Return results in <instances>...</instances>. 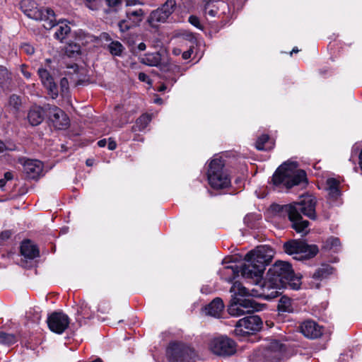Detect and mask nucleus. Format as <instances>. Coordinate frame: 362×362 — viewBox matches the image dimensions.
Listing matches in <instances>:
<instances>
[{
	"mask_svg": "<svg viewBox=\"0 0 362 362\" xmlns=\"http://www.w3.org/2000/svg\"><path fill=\"white\" fill-rule=\"evenodd\" d=\"M334 269L329 264H322L313 274V278L316 280H322L327 278L333 273Z\"/></svg>",
	"mask_w": 362,
	"mask_h": 362,
	"instance_id": "obj_25",
	"label": "nucleus"
},
{
	"mask_svg": "<svg viewBox=\"0 0 362 362\" xmlns=\"http://www.w3.org/2000/svg\"><path fill=\"white\" fill-rule=\"evenodd\" d=\"M77 320H78V323H79V325H80V326H81V325H82V322H81V320L80 319H78Z\"/></svg>",
	"mask_w": 362,
	"mask_h": 362,
	"instance_id": "obj_63",
	"label": "nucleus"
},
{
	"mask_svg": "<svg viewBox=\"0 0 362 362\" xmlns=\"http://www.w3.org/2000/svg\"><path fill=\"white\" fill-rule=\"evenodd\" d=\"M143 64L151 66H158L162 61V55L160 52H156L145 54L141 58Z\"/></svg>",
	"mask_w": 362,
	"mask_h": 362,
	"instance_id": "obj_24",
	"label": "nucleus"
},
{
	"mask_svg": "<svg viewBox=\"0 0 362 362\" xmlns=\"http://www.w3.org/2000/svg\"><path fill=\"white\" fill-rule=\"evenodd\" d=\"M21 103V99L18 95L13 94L9 97L8 106L14 113L19 111Z\"/></svg>",
	"mask_w": 362,
	"mask_h": 362,
	"instance_id": "obj_32",
	"label": "nucleus"
},
{
	"mask_svg": "<svg viewBox=\"0 0 362 362\" xmlns=\"http://www.w3.org/2000/svg\"><path fill=\"white\" fill-rule=\"evenodd\" d=\"M38 74L43 86L47 90L48 95L52 99L57 98L59 94L57 86L47 70L43 68H40L38 69Z\"/></svg>",
	"mask_w": 362,
	"mask_h": 362,
	"instance_id": "obj_18",
	"label": "nucleus"
},
{
	"mask_svg": "<svg viewBox=\"0 0 362 362\" xmlns=\"http://www.w3.org/2000/svg\"><path fill=\"white\" fill-rule=\"evenodd\" d=\"M6 181H8V180H11L13 179V175L11 172H6L5 174H4V178Z\"/></svg>",
	"mask_w": 362,
	"mask_h": 362,
	"instance_id": "obj_49",
	"label": "nucleus"
},
{
	"mask_svg": "<svg viewBox=\"0 0 362 362\" xmlns=\"http://www.w3.org/2000/svg\"><path fill=\"white\" fill-rule=\"evenodd\" d=\"M173 54L177 56L182 53V50L179 48H174L173 49Z\"/></svg>",
	"mask_w": 362,
	"mask_h": 362,
	"instance_id": "obj_53",
	"label": "nucleus"
},
{
	"mask_svg": "<svg viewBox=\"0 0 362 362\" xmlns=\"http://www.w3.org/2000/svg\"><path fill=\"white\" fill-rule=\"evenodd\" d=\"M104 2L110 8L117 7L121 4V0H104Z\"/></svg>",
	"mask_w": 362,
	"mask_h": 362,
	"instance_id": "obj_42",
	"label": "nucleus"
},
{
	"mask_svg": "<svg viewBox=\"0 0 362 362\" xmlns=\"http://www.w3.org/2000/svg\"><path fill=\"white\" fill-rule=\"evenodd\" d=\"M71 28L64 21H59L58 28L54 33L56 39L62 41L66 35L70 33Z\"/></svg>",
	"mask_w": 362,
	"mask_h": 362,
	"instance_id": "obj_26",
	"label": "nucleus"
},
{
	"mask_svg": "<svg viewBox=\"0 0 362 362\" xmlns=\"http://www.w3.org/2000/svg\"><path fill=\"white\" fill-rule=\"evenodd\" d=\"M11 79L10 74L7 69L3 66H0V86H4Z\"/></svg>",
	"mask_w": 362,
	"mask_h": 362,
	"instance_id": "obj_36",
	"label": "nucleus"
},
{
	"mask_svg": "<svg viewBox=\"0 0 362 362\" xmlns=\"http://www.w3.org/2000/svg\"><path fill=\"white\" fill-rule=\"evenodd\" d=\"M175 6V0H167L161 7L151 13L148 18V23L152 27H156L158 23H165L174 11Z\"/></svg>",
	"mask_w": 362,
	"mask_h": 362,
	"instance_id": "obj_13",
	"label": "nucleus"
},
{
	"mask_svg": "<svg viewBox=\"0 0 362 362\" xmlns=\"http://www.w3.org/2000/svg\"><path fill=\"white\" fill-rule=\"evenodd\" d=\"M284 251L293 255V258L303 260L314 257L318 252V248L315 245H308L303 241L291 240L284 244Z\"/></svg>",
	"mask_w": 362,
	"mask_h": 362,
	"instance_id": "obj_7",
	"label": "nucleus"
},
{
	"mask_svg": "<svg viewBox=\"0 0 362 362\" xmlns=\"http://www.w3.org/2000/svg\"><path fill=\"white\" fill-rule=\"evenodd\" d=\"M138 77H139V79L142 82H146L147 83H151L149 76L147 74H146L145 73H143V72L139 73Z\"/></svg>",
	"mask_w": 362,
	"mask_h": 362,
	"instance_id": "obj_43",
	"label": "nucleus"
},
{
	"mask_svg": "<svg viewBox=\"0 0 362 362\" xmlns=\"http://www.w3.org/2000/svg\"><path fill=\"white\" fill-rule=\"evenodd\" d=\"M79 315H81L83 318L90 319L93 317V313L90 310L88 304L82 303L80 305V310L78 311Z\"/></svg>",
	"mask_w": 362,
	"mask_h": 362,
	"instance_id": "obj_35",
	"label": "nucleus"
},
{
	"mask_svg": "<svg viewBox=\"0 0 362 362\" xmlns=\"http://www.w3.org/2000/svg\"><path fill=\"white\" fill-rule=\"evenodd\" d=\"M165 89H166V86L165 85H162L158 88V90L160 92H162V91H164Z\"/></svg>",
	"mask_w": 362,
	"mask_h": 362,
	"instance_id": "obj_58",
	"label": "nucleus"
},
{
	"mask_svg": "<svg viewBox=\"0 0 362 362\" xmlns=\"http://www.w3.org/2000/svg\"><path fill=\"white\" fill-rule=\"evenodd\" d=\"M5 149L12 150L11 148L6 147L4 143L0 140V152H3Z\"/></svg>",
	"mask_w": 362,
	"mask_h": 362,
	"instance_id": "obj_51",
	"label": "nucleus"
},
{
	"mask_svg": "<svg viewBox=\"0 0 362 362\" xmlns=\"http://www.w3.org/2000/svg\"><path fill=\"white\" fill-rule=\"evenodd\" d=\"M315 199L310 195L303 197L300 202L290 204L277 206L281 216H287L292 223L293 228L297 233L307 234L308 233L309 222L303 220L302 214L308 218L315 220Z\"/></svg>",
	"mask_w": 362,
	"mask_h": 362,
	"instance_id": "obj_3",
	"label": "nucleus"
},
{
	"mask_svg": "<svg viewBox=\"0 0 362 362\" xmlns=\"http://www.w3.org/2000/svg\"><path fill=\"white\" fill-rule=\"evenodd\" d=\"M278 310L280 312L291 313L293 310L291 299L286 296L281 297L278 303Z\"/></svg>",
	"mask_w": 362,
	"mask_h": 362,
	"instance_id": "obj_27",
	"label": "nucleus"
},
{
	"mask_svg": "<svg viewBox=\"0 0 362 362\" xmlns=\"http://www.w3.org/2000/svg\"><path fill=\"white\" fill-rule=\"evenodd\" d=\"M74 47H75V48H76V49L73 51V55H74L75 53H76V54H78V52H79V47H78V46H76V45H74Z\"/></svg>",
	"mask_w": 362,
	"mask_h": 362,
	"instance_id": "obj_62",
	"label": "nucleus"
},
{
	"mask_svg": "<svg viewBox=\"0 0 362 362\" xmlns=\"http://www.w3.org/2000/svg\"><path fill=\"white\" fill-rule=\"evenodd\" d=\"M104 38L106 40H110V36L108 35V34L107 33H103V34Z\"/></svg>",
	"mask_w": 362,
	"mask_h": 362,
	"instance_id": "obj_61",
	"label": "nucleus"
},
{
	"mask_svg": "<svg viewBox=\"0 0 362 362\" xmlns=\"http://www.w3.org/2000/svg\"><path fill=\"white\" fill-rule=\"evenodd\" d=\"M21 49L22 52L26 53L28 55L33 54L35 52L34 47L28 43L23 44L21 47Z\"/></svg>",
	"mask_w": 362,
	"mask_h": 362,
	"instance_id": "obj_39",
	"label": "nucleus"
},
{
	"mask_svg": "<svg viewBox=\"0 0 362 362\" xmlns=\"http://www.w3.org/2000/svg\"><path fill=\"white\" fill-rule=\"evenodd\" d=\"M107 48L112 55L117 57L121 56L124 49V46L119 41H112Z\"/></svg>",
	"mask_w": 362,
	"mask_h": 362,
	"instance_id": "obj_31",
	"label": "nucleus"
},
{
	"mask_svg": "<svg viewBox=\"0 0 362 362\" xmlns=\"http://www.w3.org/2000/svg\"><path fill=\"white\" fill-rule=\"evenodd\" d=\"M204 14L211 18H221L229 11L228 5L224 1H216L204 5Z\"/></svg>",
	"mask_w": 362,
	"mask_h": 362,
	"instance_id": "obj_16",
	"label": "nucleus"
},
{
	"mask_svg": "<svg viewBox=\"0 0 362 362\" xmlns=\"http://www.w3.org/2000/svg\"><path fill=\"white\" fill-rule=\"evenodd\" d=\"M339 181L335 178H328L326 181L325 189L327 192L328 199L330 202L337 201L341 196L339 189Z\"/></svg>",
	"mask_w": 362,
	"mask_h": 362,
	"instance_id": "obj_20",
	"label": "nucleus"
},
{
	"mask_svg": "<svg viewBox=\"0 0 362 362\" xmlns=\"http://www.w3.org/2000/svg\"><path fill=\"white\" fill-rule=\"evenodd\" d=\"M122 110H123L122 107H120V106L116 107L115 111L117 112V115L122 114L121 112Z\"/></svg>",
	"mask_w": 362,
	"mask_h": 362,
	"instance_id": "obj_54",
	"label": "nucleus"
},
{
	"mask_svg": "<svg viewBox=\"0 0 362 362\" xmlns=\"http://www.w3.org/2000/svg\"><path fill=\"white\" fill-rule=\"evenodd\" d=\"M107 143V140L104 139H101V140L98 141V145L100 147H105L106 146Z\"/></svg>",
	"mask_w": 362,
	"mask_h": 362,
	"instance_id": "obj_52",
	"label": "nucleus"
},
{
	"mask_svg": "<svg viewBox=\"0 0 362 362\" xmlns=\"http://www.w3.org/2000/svg\"><path fill=\"white\" fill-rule=\"evenodd\" d=\"M23 170L29 179L39 178L43 170V164L39 160L28 159L23 163Z\"/></svg>",
	"mask_w": 362,
	"mask_h": 362,
	"instance_id": "obj_17",
	"label": "nucleus"
},
{
	"mask_svg": "<svg viewBox=\"0 0 362 362\" xmlns=\"http://www.w3.org/2000/svg\"><path fill=\"white\" fill-rule=\"evenodd\" d=\"M193 52V49L190 47L188 50L182 52V56L184 59H188L191 57L192 54Z\"/></svg>",
	"mask_w": 362,
	"mask_h": 362,
	"instance_id": "obj_44",
	"label": "nucleus"
},
{
	"mask_svg": "<svg viewBox=\"0 0 362 362\" xmlns=\"http://www.w3.org/2000/svg\"><path fill=\"white\" fill-rule=\"evenodd\" d=\"M45 110L38 105H33L28 113V119L32 126L40 124L44 119Z\"/></svg>",
	"mask_w": 362,
	"mask_h": 362,
	"instance_id": "obj_21",
	"label": "nucleus"
},
{
	"mask_svg": "<svg viewBox=\"0 0 362 362\" xmlns=\"http://www.w3.org/2000/svg\"><path fill=\"white\" fill-rule=\"evenodd\" d=\"M341 243L338 238L330 237L325 243L324 247L327 250H330L334 252L340 250Z\"/></svg>",
	"mask_w": 362,
	"mask_h": 362,
	"instance_id": "obj_30",
	"label": "nucleus"
},
{
	"mask_svg": "<svg viewBox=\"0 0 362 362\" xmlns=\"http://www.w3.org/2000/svg\"><path fill=\"white\" fill-rule=\"evenodd\" d=\"M9 236V233L8 231H6V232H4L1 233V237L2 238H8Z\"/></svg>",
	"mask_w": 362,
	"mask_h": 362,
	"instance_id": "obj_56",
	"label": "nucleus"
},
{
	"mask_svg": "<svg viewBox=\"0 0 362 362\" xmlns=\"http://www.w3.org/2000/svg\"><path fill=\"white\" fill-rule=\"evenodd\" d=\"M16 341V337L13 334L6 332L0 333V342L6 345L13 344Z\"/></svg>",
	"mask_w": 362,
	"mask_h": 362,
	"instance_id": "obj_34",
	"label": "nucleus"
},
{
	"mask_svg": "<svg viewBox=\"0 0 362 362\" xmlns=\"http://www.w3.org/2000/svg\"><path fill=\"white\" fill-rule=\"evenodd\" d=\"M128 7L125 11L126 18L119 21L118 27L122 33H125L132 28L139 26L145 18L146 12L139 7H134L140 4L138 0H125Z\"/></svg>",
	"mask_w": 362,
	"mask_h": 362,
	"instance_id": "obj_6",
	"label": "nucleus"
},
{
	"mask_svg": "<svg viewBox=\"0 0 362 362\" xmlns=\"http://www.w3.org/2000/svg\"><path fill=\"white\" fill-rule=\"evenodd\" d=\"M300 332L307 338L316 339L322 334V327L313 320H305L300 326Z\"/></svg>",
	"mask_w": 362,
	"mask_h": 362,
	"instance_id": "obj_19",
	"label": "nucleus"
},
{
	"mask_svg": "<svg viewBox=\"0 0 362 362\" xmlns=\"http://www.w3.org/2000/svg\"><path fill=\"white\" fill-rule=\"evenodd\" d=\"M259 216L257 214H247L244 218V222L248 227L254 228L255 226L254 221L259 219Z\"/></svg>",
	"mask_w": 362,
	"mask_h": 362,
	"instance_id": "obj_37",
	"label": "nucleus"
},
{
	"mask_svg": "<svg viewBox=\"0 0 362 362\" xmlns=\"http://www.w3.org/2000/svg\"><path fill=\"white\" fill-rule=\"evenodd\" d=\"M61 93L62 95H66L69 93V81L67 78L64 77L60 81Z\"/></svg>",
	"mask_w": 362,
	"mask_h": 362,
	"instance_id": "obj_38",
	"label": "nucleus"
},
{
	"mask_svg": "<svg viewBox=\"0 0 362 362\" xmlns=\"http://www.w3.org/2000/svg\"><path fill=\"white\" fill-rule=\"evenodd\" d=\"M25 14L30 18L35 21H43V27L49 30L56 25L55 14L51 8L38 7L35 2H30V5L24 9Z\"/></svg>",
	"mask_w": 362,
	"mask_h": 362,
	"instance_id": "obj_8",
	"label": "nucleus"
},
{
	"mask_svg": "<svg viewBox=\"0 0 362 362\" xmlns=\"http://www.w3.org/2000/svg\"><path fill=\"white\" fill-rule=\"evenodd\" d=\"M223 308V300L216 298L205 307L204 312L208 315L218 318L221 317Z\"/></svg>",
	"mask_w": 362,
	"mask_h": 362,
	"instance_id": "obj_22",
	"label": "nucleus"
},
{
	"mask_svg": "<svg viewBox=\"0 0 362 362\" xmlns=\"http://www.w3.org/2000/svg\"><path fill=\"white\" fill-rule=\"evenodd\" d=\"M85 6L91 11L100 10L104 4V0H83Z\"/></svg>",
	"mask_w": 362,
	"mask_h": 362,
	"instance_id": "obj_33",
	"label": "nucleus"
},
{
	"mask_svg": "<svg viewBox=\"0 0 362 362\" xmlns=\"http://www.w3.org/2000/svg\"><path fill=\"white\" fill-rule=\"evenodd\" d=\"M225 161L218 155L209 162L207 170L209 185L214 189H223L230 186L231 179L224 168Z\"/></svg>",
	"mask_w": 362,
	"mask_h": 362,
	"instance_id": "obj_5",
	"label": "nucleus"
},
{
	"mask_svg": "<svg viewBox=\"0 0 362 362\" xmlns=\"http://www.w3.org/2000/svg\"><path fill=\"white\" fill-rule=\"evenodd\" d=\"M107 147L109 150H115L117 147V144L112 139L110 138L107 142Z\"/></svg>",
	"mask_w": 362,
	"mask_h": 362,
	"instance_id": "obj_45",
	"label": "nucleus"
},
{
	"mask_svg": "<svg viewBox=\"0 0 362 362\" xmlns=\"http://www.w3.org/2000/svg\"><path fill=\"white\" fill-rule=\"evenodd\" d=\"M21 71L25 78H29L31 76L30 73L26 69V66L25 65L21 66Z\"/></svg>",
	"mask_w": 362,
	"mask_h": 362,
	"instance_id": "obj_46",
	"label": "nucleus"
},
{
	"mask_svg": "<svg viewBox=\"0 0 362 362\" xmlns=\"http://www.w3.org/2000/svg\"><path fill=\"white\" fill-rule=\"evenodd\" d=\"M49 119L53 126L58 129H66L69 124V119L66 113L60 108L54 105L46 106Z\"/></svg>",
	"mask_w": 362,
	"mask_h": 362,
	"instance_id": "obj_15",
	"label": "nucleus"
},
{
	"mask_svg": "<svg viewBox=\"0 0 362 362\" xmlns=\"http://www.w3.org/2000/svg\"><path fill=\"white\" fill-rule=\"evenodd\" d=\"M49 329L57 334H62L70 323L68 315L62 312L52 313L47 320Z\"/></svg>",
	"mask_w": 362,
	"mask_h": 362,
	"instance_id": "obj_14",
	"label": "nucleus"
},
{
	"mask_svg": "<svg viewBox=\"0 0 362 362\" xmlns=\"http://www.w3.org/2000/svg\"><path fill=\"white\" fill-rule=\"evenodd\" d=\"M146 48V45L144 42H140L138 45H137V49L139 50V51H144Z\"/></svg>",
	"mask_w": 362,
	"mask_h": 362,
	"instance_id": "obj_50",
	"label": "nucleus"
},
{
	"mask_svg": "<svg viewBox=\"0 0 362 362\" xmlns=\"http://www.w3.org/2000/svg\"><path fill=\"white\" fill-rule=\"evenodd\" d=\"M237 345L235 341L227 336H218L209 341V349L214 354L228 357L235 354Z\"/></svg>",
	"mask_w": 362,
	"mask_h": 362,
	"instance_id": "obj_10",
	"label": "nucleus"
},
{
	"mask_svg": "<svg viewBox=\"0 0 362 362\" xmlns=\"http://www.w3.org/2000/svg\"><path fill=\"white\" fill-rule=\"evenodd\" d=\"M86 163L88 166H91L93 165V161L91 159H87Z\"/></svg>",
	"mask_w": 362,
	"mask_h": 362,
	"instance_id": "obj_57",
	"label": "nucleus"
},
{
	"mask_svg": "<svg viewBox=\"0 0 362 362\" xmlns=\"http://www.w3.org/2000/svg\"><path fill=\"white\" fill-rule=\"evenodd\" d=\"M129 122V115L125 113L124 117L121 118L117 124L118 126L122 127L123 124Z\"/></svg>",
	"mask_w": 362,
	"mask_h": 362,
	"instance_id": "obj_47",
	"label": "nucleus"
},
{
	"mask_svg": "<svg viewBox=\"0 0 362 362\" xmlns=\"http://www.w3.org/2000/svg\"><path fill=\"white\" fill-rule=\"evenodd\" d=\"M151 120V117L148 114L142 115L136 121V124L133 127L134 131H143L148 126Z\"/></svg>",
	"mask_w": 362,
	"mask_h": 362,
	"instance_id": "obj_28",
	"label": "nucleus"
},
{
	"mask_svg": "<svg viewBox=\"0 0 362 362\" xmlns=\"http://www.w3.org/2000/svg\"><path fill=\"white\" fill-rule=\"evenodd\" d=\"M259 284L261 292L254 288L249 290L238 281L233 283L230 289L233 295L228 309L231 316L239 317L263 309L264 305L257 303L250 296L272 299L281 293L280 290L283 288L298 290L301 281L300 276L295 275L288 262L277 261L269 268L263 281L261 279Z\"/></svg>",
	"mask_w": 362,
	"mask_h": 362,
	"instance_id": "obj_1",
	"label": "nucleus"
},
{
	"mask_svg": "<svg viewBox=\"0 0 362 362\" xmlns=\"http://www.w3.org/2000/svg\"><path fill=\"white\" fill-rule=\"evenodd\" d=\"M189 22L192 25H194V27L199 28V29H202V26L200 23V21H199V18H197V16H190L189 17Z\"/></svg>",
	"mask_w": 362,
	"mask_h": 362,
	"instance_id": "obj_40",
	"label": "nucleus"
},
{
	"mask_svg": "<svg viewBox=\"0 0 362 362\" xmlns=\"http://www.w3.org/2000/svg\"><path fill=\"white\" fill-rule=\"evenodd\" d=\"M262 321L258 315H250L240 319L235 325L237 335H247L261 329Z\"/></svg>",
	"mask_w": 362,
	"mask_h": 362,
	"instance_id": "obj_12",
	"label": "nucleus"
},
{
	"mask_svg": "<svg viewBox=\"0 0 362 362\" xmlns=\"http://www.w3.org/2000/svg\"><path fill=\"white\" fill-rule=\"evenodd\" d=\"M274 185H282L287 189L303 184H307L306 174L303 170L298 169L296 162L287 161L281 164L272 177Z\"/></svg>",
	"mask_w": 362,
	"mask_h": 362,
	"instance_id": "obj_4",
	"label": "nucleus"
},
{
	"mask_svg": "<svg viewBox=\"0 0 362 362\" xmlns=\"http://www.w3.org/2000/svg\"><path fill=\"white\" fill-rule=\"evenodd\" d=\"M299 52V49L297 47H294L292 51L291 52L290 54L292 55L293 53H298Z\"/></svg>",
	"mask_w": 362,
	"mask_h": 362,
	"instance_id": "obj_59",
	"label": "nucleus"
},
{
	"mask_svg": "<svg viewBox=\"0 0 362 362\" xmlns=\"http://www.w3.org/2000/svg\"><path fill=\"white\" fill-rule=\"evenodd\" d=\"M255 146L257 149L260 151H267L272 148V144L269 142V136L267 134H262L260 136L256 143Z\"/></svg>",
	"mask_w": 362,
	"mask_h": 362,
	"instance_id": "obj_29",
	"label": "nucleus"
},
{
	"mask_svg": "<svg viewBox=\"0 0 362 362\" xmlns=\"http://www.w3.org/2000/svg\"><path fill=\"white\" fill-rule=\"evenodd\" d=\"M21 253L25 258L33 259L39 256V250L37 247L29 240L22 242Z\"/></svg>",
	"mask_w": 362,
	"mask_h": 362,
	"instance_id": "obj_23",
	"label": "nucleus"
},
{
	"mask_svg": "<svg viewBox=\"0 0 362 362\" xmlns=\"http://www.w3.org/2000/svg\"><path fill=\"white\" fill-rule=\"evenodd\" d=\"M166 355L169 362H191L195 357L192 349L179 341H172L169 344Z\"/></svg>",
	"mask_w": 362,
	"mask_h": 362,
	"instance_id": "obj_9",
	"label": "nucleus"
},
{
	"mask_svg": "<svg viewBox=\"0 0 362 362\" xmlns=\"http://www.w3.org/2000/svg\"><path fill=\"white\" fill-rule=\"evenodd\" d=\"M212 291V288L209 287L208 286H204L201 288V292L202 293H209Z\"/></svg>",
	"mask_w": 362,
	"mask_h": 362,
	"instance_id": "obj_48",
	"label": "nucleus"
},
{
	"mask_svg": "<svg viewBox=\"0 0 362 362\" xmlns=\"http://www.w3.org/2000/svg\"><path fill=\"white\" fill-rule=\"evenodd\" d=\"M274 255L273 249L268 245H259L248 252L245 257V263L238 267L233 261L225 259L223 263H230L223 267L218 274L220 277L228 282H232L241 273L243 277L252 279L257 284L262 277L267 265L272 261Z\"/></svg>",
	"mask_w": 362,
	"mask_h": 362,
	"instance_id": "obj_2",
	"label": "nucleus"
},
{
	"mask_svg": "<svg viewBox=\"0 0 362 362\" xmlns=\"http://www.w3.org/2000/svg\"><path fill=\"white\" fill-rule=\"evenodd\" d=\"M262 354L268 362H279L288 357L285 345L276 340H272L266 344Z\"/></svg>",
	"mask_w": 362,
	"mask_h": 362,
	"instance_id": "obj_11",
	"label": "nucleus"
},
{
	"mask_svg": "<svg viewBox=\"0 0 362 362\" xmlns=\"http://www.w3.org/2000/svg\"><path fill=\"white\" fill-rule=\"evenodd\" d=\"M67 71H64L65 74H70L72 73H77L78 71V66L76 64H72L71 65L67 66Z\"/></svg>",
	"mask_w": 362,
	"mask_h": 362,
	"instance_id": "obj_41",
	"label": "nucleus"
},
{
	"mask_svg": "<svg viewBox=\"0 0 362 362\" xmlns=\"http://www.w3.org/2000/svg\"><path fill=\"white\" fill-rule=\"evenodd\" d=\"M6 182L4 179H0V188H3L5 186Z\"/></svg>",
	"mask_w": 362,
	"mask_h": 362,
	"instance_id": "obj_55",
	"label": "nucleus"
},
{
	"mask_svg": "<svg viewBox=\"0 0 362 362\" xmlns=\"http://www.w3.org/2000/svg\"><path fill=\"white\" fill-rule=\"evenodd\" d=\"M155 103L160 104L162 103V99L160 98H157L154 100Z\"/></svg>",
	"mask_w": 362,
	"mask_h": 362,
	"instance_id": "obj_60",
	"label": "nucleus"
}]
</instances>
